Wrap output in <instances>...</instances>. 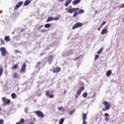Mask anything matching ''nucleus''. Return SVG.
I'll use <instances>...</instances> for the list:
<instances>
[{
    "instance_id": "393cba45",
    "label": "nucleus",
    "mask_w": 124,
    "mask_h": 124,
    "mask_svg": "<svg viewBox=\"0 0 124 124\" xmlns=\"http://www.w3.org/2000/svg\"><path fill=\"white\" fill-rule=\"evenodd\" d=\"M85 12V11H84V10L83 9H80L79 11H78V14H83V13H84Z\"/></svg>"
},
{
    "instance_id": "412c9836",
    "label": "nucleus",
    "mask_w": 124,
    "mask_h": 124,
    "mask_svg": "<svg viewBox=\"0 0 124 124\" xmlns=\"http://www.w3.org/2000/svg\"><path fill=\"white\" fill-rule=\"evenodd\" d=\"M51 26H52V24L50 23H47L45 25V27L47 29V28H50Z\"/></svg>"
},
{
    "instance_id": "a211bd4d",
    "label": "nucleus",
    "mask_w": 124,
    "mask_h": 124,
    "mask_svg": "<svg viewBox=\"0 0 124 124\" xmlns=\"http://www.w3.org/2000/svg\"><path fill=\"white\" fill-rule=\"evenodd\" d=\"M111 74H112V70H109L107 72L106 76H107L108 77H109V76H110Z\"/></svg>"
},
{
    "instance_id": "cd10ccee",
    "label": "nucleus",
    "mask_w": 124,
    "mask_h": 124,
    "mask_svg": "<svg viewBox=\"0 0 124 124\" xmlns=\"http://www.w3.org/2000/svg\"><path fill=\"white\" fill-rule=\"evenodd\" d=\"M78 14H79V13L77 12H75L73 16V17L74 18L75 17H76V16H77V15H78Z\"/></svg>"
},
{
    "instance_id": "1a4fd4ad",
    "label": "nucleus",
    "mask_w": 124,
    "mask_h": 124,
    "mask_svg": "<svg viewBox=\"0 0 124 124\" xmlns=\"http://www.w3.org/2000/svg\"><path fill=\"white\" fill-rule=\"evenodd\" d=\"M83 122L82 124H87V122H86V120H87V113L83 114Z\"/></svg>"
},
{
    "instance_id": "c756f323",
    "label": "nucleus",
    "mask_w": 124,
    "mask_h": 124,
    "mask_svg": "<svg viewBox=\"0 0 124 124\" xmlns=\"http://www.w3.org/2000/svg\"><path fill=\"white\" fill-rule=\"evenodd\" d=\"M88 96V93H84L82 94V97H87Z\"/></svg>"
},
{
    "instance_id": "c9c22d12",
    "label": "nucleus",
    "mask_w": 124,
    "mask_h": 124,
    "mask_svg": "<svg viewBox=\"0 0 124 124\" xmlns=\"http://www.w3.org/2000/svg\"><path fill=\"white\" fill-rule=\"evenodd\" d=\"M74 112H75V109H73V110H71L70 112V114L71 115H73L74 113Z\"/></svg>"
},
{
    "instance_id": "f704fd0d",
    "label": "nucleus",
    "mask_w": 124,
    "mask_h": 124,
    "mask_svg": "<svg viewBox=\"0 0 124 124\" xmlns=\"http://www.w3.org/2000/svg\"><path fill=\"white\" fill-rule=\"evenodd\" d=\"M99 58V55H96L94 58L95 61H96V60H97V59H98Z\"/></svg>"
},
{
    "instance_id": "2f4dec72",
    "label": "nucleus",
    "mask_w": 124,
    "mask_h": 124,
    "mask_svg": "<svg viewBox=\"0 0 124 124\" xmlns=\"http://www.w3.org/2000/svg\"><path fill=\"white\" fill-rule=\"evenodd\" d=\"M0 41L1 42V44H2V45H5V43H4V41H3V39H0Z\"/></svg>"
},
{
    "instance_id": "f03ea898",
    "label": "nucleus",
    "mask_w": 124,
    "mask_h": 124,
    "mask_svg": "<svg viewBox=\"0 0 124 124\" xmlns=\"http://www.w3.org/2000/svg\"><path fill=\"white\" fill-rule=\"evenodd\" d=\"M104 104L105 108H103V112H105V111H107V110H109L110 109V103H109V102L105 101H104Z\"/></svg>"
},
{
    "instance_id": "5701e85b",
    "label": "nucleus",
    "mask_w": 124,
    "mask_h": 124,
    "mask_svg": "<svg viewBox=\"0 0 124 124\" xmlns=\"http://www.w3.org/2000/svg\"><path fill=\"white\" fill-rule=\"evenodd\" d=\"M3 72V68L0 67V77L1 76V75H2Z\"/></svg>"
},
{
    "instance_id": "37998d69",
    "label": "nucleus",
    "mask_w": 124,
    "mask_h": 124,
    "mask_svg": "<svg viewBox=\"0 0 124 124\" xmlns=\"http://www.w3.org/2000/svg\"><path fill=\"white\" fill-rule=\"evenodd\" d=\"M15 53H20V50H15Z\"/></svg>"
},
{
    "instance_id": "864d4df0",
    "label": "nucleus",
    "mask_w": 124,
    "mask_h": 124,
    "mask_svg": "<svg viewBox=\"0 0 124 124\" xmlns=\"http://www.w3.org/2000/svg\"><path fill=\"white\" fill-rule=\"evenodd\" d=\"M40 27H41V28H43V25H41V26H40Z\"/></svg>"
},
{
    "instance_id": "6e6552de",
    "label": "nucleus",
    "mask_w": 124,
    "mask_h": 124,
    "mask_svg": "<svg viewBox=\"0 0 124 124\" xmlns=\"http://www.w3.org/2000/svg\"><path fill=\"white\" fill-rule=\"evenodd\" d=\"M23 3H24V2H23V1L18 2L15 7V10H17V9L19 8L21 6V5H23Z\"/></svg>"
},
{
    "instance_id": "4d7b16f0",
    "label": "nucleus",
    "mask_w": 124,
    "mask_h": 124,
    "mask_svg": "<svg viewBox=\"0 0 124 124\" xmlns=\"http://www.w3.org/2000/svg\"><path fill=\"white\" fill-rule=\"evenodd\" d=\"M34 102H36V99H35V100H34Z\"/></svg>"
},
{
    "instance_id": "de8ad7c7",
    "label": "nucleus",
    "mask_w": 124,
    "mask_h": 124,
    "mask_svg": "<svg viewBox=\"0 0 124 124\" xmlns=\"http://www.w3.org/2000/svg\"><path fill=\"white\" fill-rule=\"evenodd\" d=\"M66 90H64V93H63V94H65L66 93Z\"/></svg>"
},
{
    "instance_id": "4c0bfd02",
    "label": "nucleus",
    "mask_w": 124,
    "mask_h": 124,
    "mask_svg": "<svg viewBox=\"0 0 124 124\" xmlns=\"http://www.w3.org/2000/svg\"><path fill=\"white\" fill-rule=\"evenodd\" d=\"M46 31L45 29H42L41 30V32H46Z\"/></svg>"
},
{
    "instance_id": "473e14b6",
    "label": "nucleus",
    "mask_w": 124,
    "mask_h": 124,
    "mask_svg": "<svg viewBox=\"0 0 124 124\" xmlns=\"http://www.w3.org/2000/svg\"><path fill=\"white\" fill-rule=\"evenodd\" d=\"M80 57H82V55H80L78 56V57H76L74 58V61L75 62V61H77V60H78V59H80Z\"/></svg>"
},
{
    "instance_id": "aec40b11",
    "label": "nucleus",
    "mask_w": 124,
    "mask_h": 124,
    "mask_svg": "<svg viewBox=\"0 0 124 124\" xmlns=\"http://www.w3.org/2000/svg\"><path fill=\"white\" fill-rule=\"evenodd\" d=\"M30 3H31V1L30 0H26L24 2V5L25 6L29 5Z\"/></svg>"
},
{
    "instance_id": "bb28decb",
    "label": "nucleus",
    "mask_w": 124,
    "mask_h": 124,
    "mask_svg": "<svg viewBox=\"0 0 124 124\" xmlns=\"http://www.w3.org/2000/svg\"><path fill=\"white\" fill-rule=\"evenodd\" d=\"M102 51H103V48L102 47H101L97 52V54H101V52H102Z\"/></svg>"
},
{
    "instance_id": "2eb2a0df",
    "label": "nucleus",
    "mask_w": 124,
    "mask_h": 124,
    "mask_svg": "<svg viewBox=\"0 0 124 124\" xmlns=\"http://www.w3.org/2000/svg\"><path fill=\"white\" fill-rule=\"evenodd\" d=\"M72 0H67L65 3V6L67 7L68 6L70 3H71Z\"/></svg>"
},
{
    "instance_id": "c85d7f7f",
    "label": "nucleus",
    "mask_w": 124,
    "mask_h": 124,
    "mask_svg": "<svg viewBox=\"0 0 124 124\" xmlns=\"http://www.w3.org/2000/svg\"><path fill=\"white\" fill-rule=\"evenodd\" d=\"M18 67V64H16L13 66V67H12V69H16Z\"/></svg>"
},
{
    "instance_id": "39448f33",
    "label": "nucleus",
    "mask_w": 124,
    "mask_h": 124,
    "mask_svg": "<svg viewBox=\"0 0 124 124\" xmlns=\"http://www.w3.org/2000/svg\"><path fill=\"white\" fill-rule=\"evenodd\" d=\"M0 51L1 52V56L3 57H5L7 53L6 48H5V47H1L0 48Z\"/></svg>"
},
{
    "instance_id": "79ce46f5",
    "label": "nucleus",
    "mask_w": 124,
    "mask_h": 124,
    "mask_svg": "<svg viewBox=\"0 0 124 124\" xmlns=\"http://www.w3.org/2000/svg\"><path fill=\"white\" fill-rule=\"evenodd\" d=\"M105 121H106V122H108V121H109V119L108 118V117H106Z\"/></svg>"
},
{
    "instance_id": "ea45409f",
    "label": "nucleus",
    "mask_w": 124,
    "mask_h": 124,
    "mask_svg": "<svg viewBox=\"0 0 124 124\" xmlns=\"http://www.w3.org/2000/svg\"><path fill=\"white\" fill-rule=\"evenodd\" d=\"M0 124H3V120L2 119H0Z\"/></svg>"
},
{
    "instance_id": "423d86ee",
    "label": "nucleus",
    "mask_w": 124,
    "mask_h": 124,
    "mask_svg": "<svg viewBox=\"0 0 124 124\" xmlns=\"http://www.w3.org/2000/svg\"><path fill=\"white\" fill-rule=\"evenodd\" d=\"M35 113L37 115V117H39L40 118H44V117L43 112L40 110H37L35 111Z\"/></svg>"
},
{
    "instance_id": "b1692460",
    "label": "nucleus",
    "mask_w": 124,
    "mask_h": 124,
    "mask_svg": "<svg viewBox=\"0 0 124 124\" xmlns=\"http://www.w3.org/2000/svg\"><path fill=\"white\" fill-rule=\"evenodd\" d=\"M64 122V118H62L59 121V124H62Z\"/></svg>"
},
{
    "instance_id": "4468645a",
    "label": "nucleus",
    "mask_w": 124,
    "mask_h": 124,
    "mask_svg": "<svg viewBox=\"0 0 124 124\" xmlns=\"http://www.w3.org/2000/svg\"><path fill=\"white\" fill-rule=\"evenodd\" d=\"M81 0H75L73 1L72 3L73 5H77L78 3H80Z\"/></svg>"
},
{
    "instance_id": "dca6fc26",
    "label": "nucleus",
    "mask_w": 124,
    "mask_h": 124,
    "mask_svg": "<svg viewBox=\"0 0 124 124\" xmlns=\"http://www.w3.org/2000/svg\"><path fill=\"white\" fill-rule=\"evenodd\" d=\"M107 32H108V30H107V29H103L102 31L101 32V34H105V33H107Z\"/></svg>"
},
{
    "instance_id": "9b49d317",
    "label": "nucleus",
    "mask_w": 124,
    "mask_h": 124,
    "mask_svg": "<svg viewBox=\"0 0 124 124\" xmlns=\"http://www.w3.org/2000/svg\"><path fill=\"white\" fill-rule=\"evenodd\" d=\"M61 67H55L53 69V73H59L61 71Z\"/></svg>"
},
{
    "instance_id": "3c124183",
    "label": "nucleus",
    "mask_w": 124,
    "mask_h": 124,
    "mask_svg": "<svg viewBox=\"0 0 124 124\" xmlns=\"http://www.w3.org/2000/svg\"><path fill=\"white\" fill-rule=\"evenodd\" d=\"M64 0H59V1L63 2Z\"/></svg>"
},
{
    "instance_id": "a19ab883",
    "label": "nucleus",
    "mask_w": 124,
    "mask_h": 124,
    "mask_svg": "<svg viewBox=\"0 0 124 124\" xmlns=\"http://www.w3.org/2000/svg\"><path fill=\"white\" fill-rule=\"evenodd\" d=\"M59 19L60 18L58 17L54 18V20H55L56 21H58V20H59Z\"/></svg>"
},
{
    "instance_id": "ddd939ff",
    "label": "nucleus",
    "mask_w": 124,
    "mask_h": 124,
    "mask_svg": "<svg viewBox=\"0 0 124 124\" xmlns=\"http://www.w3.org/2000/svg\"><path fill=\"white\" fill-rule=\"evenodd\" d=\"M66 11H67L68 13H69L70 14H72L74 12V8H66L65 9Z\"/></svg>"
},
{
    "instance_id": "c03bdc74",
    "label": "nucleus",
    "mask_w": 124,
    "mask_h": 124,
    "mask_svg": "<svg viewBox=\"0 0 124 124\" xmlns=\"http://www.w3.org/2000/svg\"><path fill=\"white\" fill-rule=\"evenodd\" d=\"M124 8V3H123V4L121 6V8Z\"/></svg>"
},
{
    "instance_id": "0eeeda50",
    "label": "nucleus",
    "mask_w": 124,
    "mask_h": 124,
    "mask_svg": "<svg viewBox=\"0 0 124 124\" xmlns=\"http://www.w3.org/2000/svg\"><path fill=\"white\" fill-rule=\"evenodd\" d=\"M54 59V56L50 55L47 57V61L49 63V64H51L53 62V60Z\"/></svg>"
},
{
    "instance_id": "7c9ffc66",
    "label": "nucleus",
    "mask_w": 124,
    "mask_h": 124,
    "mask_svg": "<svg viewBox=\"0 0 124 124\" xmlns=\"http://www.w3.org/2000/svg\"><path fill=\"white\" fill-rule=\"evenodd\" d=\"M24 123H25V119H24V118H22L20 119V124H24Z\"/></svg>"
},
{
    "instance_id": "e433bc0d",
    "label": "nucleus",
    "mask_w": 124,
    "mask_h": 124,
    "mask_svg": "<svg viewBox=\"0 0 124 124\" xmlns=\"http://www.w3.org/2000/svg\"><path fill=\"white\" fill-rule=\"evenodd\" d=\"M18 77V74H17V73H15V75H14V78H17Z\"/></svg>"
},
{
    "instance_id": "4be33fe9",
    "label": "nucleus",
    "mask_w": 124,
    "mask_h": 124,
    "mask_svg": "<svg viewBox=\"0 0 124 124\" xmlns=\"http://www.w3.org/2000/svg\"><path fill=\"white\" fill-rule=\"evenodd\" d=\"M58 109L59 110V111H62V110L63 112L65 111V109L62 107H58Z\"/></svg>"
},
{
    "instance_id": "58836bf2",
    "label": "nucleus",
    "mask_w": 124,
    "mask_h": 124,
    "mask_svg": "<svg viewBox=\"0 0 124 124\" xmlns=\"http://www.w3.org/2000/svg\"><path fill=\"white\" fill-rule=\"evenodd\" d=\"M105 24H106V22L105 21H104L103 22H102V23L101 25V27H102V26H104Z\"/></svg>"
},
{
    "instance_id": "a18cd8bd",
    "label": "nucleus",
    "mask_w": 124,
    "mask_h": 124,
    "mask_svg": "<svg viewBox=\"0 0 124 124\" xmlns=\"http://www.w3.org/2000/svg\"><path fill=\"white\" fill-rule=\"evenodd\" d=\"M105 117H107V116H109V114L106 113L105 114Z\"/></svg>"
},
{
    "instance_id": "bf43d9fd",
    "label": "nucleus",
    "mask_w": 124,
    "mask_h": 124,
    "mask_svg": "<svg viewBox=\"0 0 124 124\" xmlns=\"http://www.w3.org/2000/svg\"><path fill=\"white\" fill-rule=\"evenodd\" d=\"M13 34H14V32H13Z\"/></svg>"
},
{
    "instance_id": "603ef678",
    "label": "nucleus",
    "mask_w": 124,
    "mask_h": 124,
    "mask_svg": "<svg viewBox=\"0 0 124 124\" xmlns=\"http://www.w3.org/2000/svg\"><path fill=\"white\" fill-rule=\"evenodd\" d=\"M40 27H41V28H43V25H41V26H40Z\"/></svg>"
},
{
    "instance_id": "72a5a7b5",
    "label": "nucleus",
    "mask_w": 124,
    "mask_h": 124,
    "mask_svg": "<svg viewBox=\"0 0 124 124\" xmlns=\"http://www.w3.org/2000/svg\"><path fill=\"white\" fill-rule=\"evenodd\" d=\"M74 8V11L75 12V11H78V10H80V8Z\"/></svg>"
},
{
    "instance_id": "6e6d98bb",
    "label": "nucleus",
    "mask_w": 124,
    "mask_h": 124,
    "mask_svg": "<svg viewBox=\"0 0 124 124\" xmlns=\"http://www.w3.org/2000/svg\"><path fill=\"white\" fill-rule=\"evenodd\" d=\"M20 122H17L16 124H20Z\"/></svg>"
},
{
    "instance_id": "09e8293b",
    "label": "nucleus",
    "mask_w": 124,
    "mask_h": 124,
    "mask_svg": "<svg viewBox=\"0 0 124 124\" xmlns=\"http://www.w3.org/2000/svg\"><path fill=\"white\" fill-rule=\"evenodd\" d=\"M44 55V53L42 52V53L40 54V56H43Z\"/></svg>"
},
{
    "instance_id": "9d476101",
    "label": "nucleus",
    "mask_w": 124,
    "mask_h": 124,
    "mask_svg": "<svg viewBox=\"0 0 124 124\" xmlns=\"http://www.w3.org/2000/svg\"><path fill=\"white\" fill-rule=\"evenodd\" d=\"M46 96H48L49 98H54V97H55V95L54 94H50V93H49V91H47L46 92Z\"/></svg>"
},
{
    "instance_id": "f3484780",
    "label": "nucleus",
    "mask_w": 124,
    "mask_h": 124,
    "mask_svg": "<svg viewBox=\"0 0 124 124\" xmlns=\"http://www.w3.org/2000/svg\"><path fill=\"white\" fill-rule=\"evenodd\" d=\"M5 41L8 42L10 41V36H5L4 38Z\"/></svg>"
},
{
    "instance_id": "f257e3e1",
    "label": "nucleus",
    "mask_w": 124,
    "mask_h": 124,
    "mask_svg": "<svg viewBox=\"0 0 124 124\" xmlns=\"http://www.w3.org/2000/svg\"><path fill=\"white\" fill-rule=\"evenodd\" d=\"M85 90V87L82 86L80 88V89L77 92L76 94L75 95L76 98H79V96H80L82 92Z\"/></svg>"
},
{
    "instance_id": "a878e982",
    "label": "nucleus",
    "mask_w": 124,
    "mask_h": 124,
    "mask_svg": "<svg viewBox=\"0 0 124 124\" xmlns=\"http://www.w3.org/2000/svg\"><path fill=\"white\" fill-rule=\"evenodd\" d=\"M11 96H12V98L15 99V98H16V94L15 93H13L11 94Z\"/></svg>"
},
{
    "instance_id": "13d9d810",
    "label": "nucleus",
    "mask_w": 124,
    "mask_h": 124,
    "mask_svg": "<svg viewBox=\"0 0 124 124\" xmlns=\"http://www.w3.org/2000/svg\"><path fill=\"white\" fill-rule=\"evenodd\" d=\"M123 23H124V18L122 20Z\"/></svg>"
},
{
    "instance_id": "49530a36",
    "label": "nucleus",
    "mask_w": 124,
    "mask_h": 124,
    "mask_svg": "<svg viewBox=\"0 0 124 124\" xmlns=\"http://www.w3.org/2000/svg\"><path fill=\"white\" fill-rule=\"evenodd\" d=\"M37 65H38V64H41V62H38L37 63Z\"/></svg>"
},
{
    "instance_id": "20e7f679",
    "label": "nucleus",
    "mask_w": 124,
    "mask_h": 124,
    "mask_svg": "<svg viewBox=\"0 0 124 124\" xmlns=\"http://www.w3.org/2000/svg\"><path fill=\"white\" fill-rule=\"evenodd\" d=\"M2 100L3 102L4 105H8V104H10V102H11L10 99H7L4 97L2 98Z\"/></svg>"
},
{
    "instance_id": "f8f14e48",
    "label": "nucleus",
    "mask_w": 124,
    "mask_h": 124,
    "mask_svg": "<svg viewBox=\"0 0 124 124\" xmlns=\"http://www.w3.org/2000/svg\"><path fill=\"white\" fill-rule=\"evenodd\" d=\"M26 67H27V65H26V63H23L21 69H20V71L21 72H25V70H26Z\"/></svg>"
},
{
    "instance_id": "6ab92c4d",
    "label": "nucleus",
    "mask_w": 124,
    "mask_h": 124,
    "mask_svg": "<svg viewBox=\"0 0 124 124\" xmlns=\"http://www.w3.org/2000/svg\"><path fill=\"white\" fill-rule=\"evenodd\" d=\"M51 21H54V17H48L46 21V23H48V22H51Z\"/></svg>"
},
{
    "instance_id": "8fccbe9b",
    "label": "nucleus",
    "mask_w": 124,
    "mask_h": 124,
    "mask_svg": "<svg viewBox=\"0 0 124 124\" xmlns=\"http://www.w3.org/2000/svg\"><path fill=\"white\" fill-rule=\"evenodd\" d=\"M40 29H41V27H40V26L38 27V28L37 29V30L38 31H39V30H40Z\"/></svg>"
},
{
    "instance_id": "5fc2aeb1",
    "label": "nucleus",
    "mask_w": 124,
    "mask_h": 124,
    "mask_svg": "<svg viewBox=\"0 0 124 124\" xmlns=\"http://www.w3.org/2000/svg\"><path fill=\"white\" fill-rule=\"evenodd\" d=\"M97 30H98V31H100V28H98Z\"/></svg>"
},
{
    "instance_id": "7ed1b4c3",
    "label": "nucleus",
    "mask_w": 124,
    "mask_h": 124,
    "mask_svg": "<svg viewBox=\"0 0 124 124\" xmlns=\"http://www.w3.org/2000/svg\"><path fill=\"white\" fill-rule=\"evenodd\" d=\"M82 26L83 23L81 22H78L76 23L72 27V30H75L76 29H78V28H81Z\"/></svg>"
}]
</instances>
